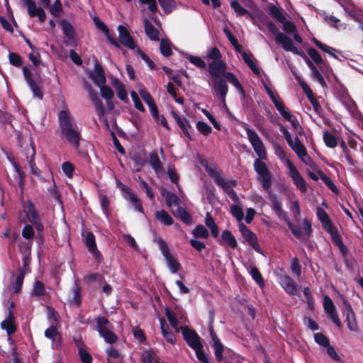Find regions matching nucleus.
<instances>
[{
  "instance_id": "nucleus-32",
  "label": "nucleus",
  "mask_w": 363,
  "mask_h": 363,
  "mask_svg": "<svg viewBox=\"0 0 363 363\" xmlns=\"http://www.w3.org/2000/svg\"><path fill=\"white\" fill-rule=\"evenodd\" d=\"M25 272L22 269H18V274L15 279V281L11 284V289L13 293L18 294L21 290V286L23 282Z\"/></svg>"
},
{
  "instance_id": "nucleus-47",
  "label": "nucleus",
  "mask_w": 363,
  "mask_h": 363,
  "mask_svg": "<svg viewBox=\"0 0 363 363\" xmlns=\"http://www.w3.org/2000/svg\"><path fill=\"white\" fill-rule=\"evenodd\" d=\"M317 214L324 227L329 230L331 228V223L326 212L323 209L318 208Z\"/></svg>"
},
{
  "instance_id": "nucleus-5",
  "label": "nucleus",
  "mask_w": 363,
  "mask_h": 363,
  "mask_svg": "<svg viewBox=\"0 0 363 363\" xmlns=\"http://www.w3.org/2000/svg\"><path fill=\"white\" fill-rule=\"evenodd\" d=\"M23 73L24 78L26 82L28 84L34 96H35L40 99H42L43 96V91L41 90V86L43 84L42 77L39 74L37 77H33L32 76L30 70L26 67H24L23 68Z\"/></svg>"
},
{
  "instance_id": "nucleus-55",
  "label": "nucleus",
  "mask_w": 363,
  "mask_h": 363,
  "mask_svg": "<svg viewBox=\"0 0 363 363\" xmlns=\"http://www.w3.org/2000/svg\"><path fill=\"white\" fill-rule=\"evenodd\" d=\"M286 50L291 51L294 53H297L302 57H303L306 60V62L308 65V66L310 67L311 69H313L315 67V66L312 63V62L304 55L303 52H299V47H284Z\"/></svg>"
},
{
  "instance_id": "nucleus-16",
  "label": "nucleus",
  "mask_w": 363,
  "mask_h": 363,
  "mask_svg": "<svg viewBox=\"0 0 363 363\" xmlns=\"http://www.w3.org/2000/svg\"><path fill=\"white\" fill-rule=\"evenodd\" d=\"M342 302L346 308V321L347 327L351 331L357 332L358 330V326L352 308L347 299L343 298Z\"/></svg>"
},
{
  "instance_id": "nucleus-62",
  "label": "nucleus",
  "mask_w": 363,
  "mask_h": 363,
  "mask_svg": "<svg viewBox=\"0 0 363 363\" xmlns=\"http://www.w3.org/2000/svg\"><path fill=\"white\" fill-rule=\"evenodd\" d=\"M196 128L199 132L205 135H208L211 132V128L206 123L199 121L197 123Z\"/></svg>"
},
{
  "instance_id": "nucleus-1",
  "label": "nucleus",
  "mask_w": 363,
  "mask_h": 363,
  "mask_svg": "<svg viewBox=\"0 0 363 363\" xmlns=\"http://www.w3.org/2000/svg\"><path fill=\"white\" fill-rule=\"evenodd\" d=\"M245 129L255 153L259 157V159H256L254 162V169L259 176L269 171L266 164L262 161L267 160V152L264 143L257 133L248 126H246Z\"/></svg>"
},
{
  "instance_id": "nucleus-48",
  "label": "nucleus",
  "mask_w": 363,
  "mask_h": 363,
  "mask_svg": "<svg viewBox=\"0 0 363 363\" xmlns=\"http://www.w3.org/2000/svg\"><path fill=\"white\" fill-rule=\"evenodd\" d=\"M73 298L69 301V304L74 305L76 306H79L81 304V298H80V291L81 287L75 284L73 289Z\"/></svg>"
},
{
  "instance_id": "nucleus-18",
  "label": "nucleus",
  "mask_w": 363,
  "mask_h": 363,
  "mask_svg": "<svg viewBox=\"0 0 363 363\" xmlns=\"http://www.w3.org/2000/svg\"><path fill=\"white\" fill-rule=\"evenodd\" d=\"M93 21L96 27L105 34L106 37L112 45H120L116 38L111 34L108 26L101 21L99 17L95 16L93 18Z\"/></svg>"
},
{
  "instance_id": "nucleus-3",
  "label": "nucleus",
  "mask_w": 363,
  "mask_h": 363,
  "mask_svg": "<svg viewBox=\"0 0 363 363\" xmlns=\"http://www.w3.org/2000/svg\"><path fill=\"white\" fill-rule=\"evenodd\" d=\"M207 57L212 60V62L208 64V72L213 79L223 76L225 74L227 65L221 60L220 52L218 48L213 47L208 50L207 52Z\"/></svg>"
},
{
  "instance_id": "nucleus-56",
  "label": "nucleus",
  "mask_w": 363,
  "mask_h": 363,
  "mask_svg": "<svg viewBox=\"0 0 363 363\" xmlns=\"http://www.w3.org/2000/svg\"><path fill=\"white\" fill-rule=\"evenodd\" d=\"M250 274L254 279V280L260 286L264 285L263 278L259 272L258 269L256 267H250Z\"/></svg>"
},
{
  "instance_id": "nucleus-26",
  "label": "nucleus",
  "mask_w": 363,
  "mask_h": 363,
  "mask_svg": "<svg viewBox=\"0 0 363 363\" xmlns=\"http://www.w3.org/2000/svg\"><path fill=\"white\" fill-rule=\"evenodd\" d=\"M45 336L52 340V347L57 348L60 344L61 335L55 326H51L45 331Z\"/></svg>"
},
{
  "instance_id": "nucleus-27",
  "label": "nucleus",
  "mask_w": 363,
  "mask_h": 363,
  "mask_svg": "<svg viewBox=\"0 0 363 363\" xmlns=\"http://www.w3.org/2000/svg\"><path fill=\"white\" fill-rule=\"evenodd\" d=\"M15 318L11 310L9 311L8 318L1 322V326L2 329L6 330L8 335H11L16 331L14 325Z\"/></svg>"
},
{
  "instance_id": "nucleus-63",
  "label": "nucleus",
  "mask_w": 363,
  "mask_h": 363,
  "mask_svg": "<svg viewBox=\"0 0 363 363\" xmlns=\"http://www.w3.org/2000/svg\"><path fill=\"white\" fill-rule=\"evenodd\" d=\"M315 342L324 347H327L329 345V340L322 333H315L314 335Z\"/></svg>"
},
{
  "instance_id": "nucleus-52",
  "label": "nucleus",
  "mask_w": 363,
  "mask_h": 363,
  "mask_svg": "<svg viewBox=\"0 0 363 363\" xmlns=\"http://www.w3.org/2000/svg\"><path fill=\"white\" fill-rule=\"evenodd\" d=\"M213 342V348L215 350V356L218 361L220 362L223 360V346L219 340H216Z\"/></svg>"
},
{
  "instance_id": "nucleus-50",
  "label": "nucleus",
  "mask_w": 363,
  "mask_h": 363,
  "mask_svg": "<svg viewBox=\"0 0 363 363\" xmlns=\"http://www.w3.org/2000/svg\"><path fill=\"white\" fill-rule=\"evenodd\" d=\"M158 2L167 14L170 13L175 7L174 0H158Z\"/></svg>"
},
{
  "instance_id": "nucleus-28",
  "label": "nucleus",
  "mask_w": 363,
  "mask_h": 363,
  "mask_svg": "<svg viewBox=\"0 0 363 363\" xmlns=\"http://www.w3.org/2000/svg\"><path fill=\"white\" fill-rule=\"evenodd\" d=\"M281 285L284 290L290 294H295L297 291V285L295 281L288 276L282 277Z\"/></svg>"
},
{
  "instance_id": "nucleus-29",
  "label": "nucleus",
  "mask_w": 363,
  "mask_h": 363,
  "mask_svg": "<svg viewBox=\"0 0 363 363\" xmlns=\"http://www.w3.org/2000/svg\"><path fill=\"white\" fill-rule=\"evenodd\" d=\"M60 26L64 35L69 40L75 38V30L73 26L66 19L60 21Z\"/></svg>"
},
{
  "instance_id": "nucleus-10",
  "label": "nucleus",
  "mask_w": 363,
  "mask_h": 363,
  "mask_svg": "<svg viewBox=\"0 0 363 363\" xmlns=\"http://www.w3.org/2000/svg\"><path fill=\"white\" fill-rule=\"evenodd\" d=\"M23 6L27 7L28 13L32 18L38 17L40 23H44L46 20V13L40 6L37 7L33 0H20Z\"/></svg>"
},
{
  "instance_id": "nucleus-30",
  "label": "nucleus",
  "mask_w": 363,
  "mask_h": 363,
  "mask_svg": "<svg viewBox=\"0 0 363 363\" xmlns=\"http://www.w3.org/2000/svg\"><path fill=\"white\" fill-rule=\"evenodd\" d=\"M145 31L146 35L154 41H159V30L147 19L145 21Z\"/></svg>"
},
{
  "instance_id": "nucleus-43",
  "label": "nucleus",
  "mask_w": 363,
  "mask_h": 363,
  "mask_svg": "<svg viewBox=\"0 0 363 363\" xmlns=\"http://www.w3.org/2000/svg\"><path fill=\"white\" fill-rule=\"evenodd\" d=\"M113 85L117 91L118 96L121 100L125 101L127 99V93L124 85L118 79L113 81Z\"/></svg>"
},
{
  "instance_id": "nucleus-42",
  "label": "nucleus",
  "mask_w": 363,
  "mask_h": 363,
  "mask_svg": "<svg viewBox=\"0 0 363 363\" xmlns=\"http://www.w3.org/2000/svg\"><path fill=\"white\" fill-rule=\"evenodd\" d=\"M49 9L51 15L55 18H59L63 11L61 1L55 0L52 4H50Z\"/></svg>"
},
{
  "instance_id": "nucleus-24",
  "label": "nucleus",
  "mask_w": 363,
  "mask_h": 363,
  "mask_svg": "<svg viewBox=\"0 0 363 363\" xmlns=\"http://www.w3.org/2000/svg\"><path fill=\"white\" fill-rule=\"evenodd\" d=\"M149 162L152 166V169L155 170L157 177H161L164 174V169L162 167V164L160 160L158 155L156 153H151L149 156Z\"/></svg>"
},
{
  "instance_id": "nucleus-61",
  "label": "nucleus",
  "mask_w": 363,
  "mask_h": 363,
  "mask_svg": "<svg viewBox=\"0 0 363 363\" xmlns=\"http://www.w3.org/2000/svg\"><path fill=\"white\" fill-rule=\"evenodd\" d=\"M323 307L327 313L330 312L332 313L333 311H335V307L333 304V301L328 296H325L324 297Z\"/></svg>"
},
{
  "instance_id": "nucleus-31",
  "label": "nucleus",
  "mask_w": 363,
  "mask_h": 363,
  "mask_svg": "<svg viewBox=\"0 0 363 363\" xmlns=\"http://www.w3.org/2000/svg\"><path fill=\"white\" fill-rule=\"evenodd\" d=\"M106 352L108 355V363H123V357L116 349L113 348V347H110L107 350Z\"/></svg>"
},
{
  "instance_id": "nucleus-39",
  "label": "nucleus",
  "mask_w": 363,
  "mask_h": 363,
  "mask_svg": "<svg viewBox=\"0 0 363 363\" xmlns=\"http://www.w3.org/2000/svg\"><path fill=\"white\" fill-rule=\"evenodd\" d=\"M205 224L210 229L212 235L214 238H216L218 235V228L215 223V221L211 217L210 213H206Z\"/></svg>"
},
{
  "instance_id": "nucleus-8",
  "label": "nucleus",
  "mask_w": 363,
  "mask_h": 363,
  "mask_svg": "<svg viewBox=\"0 0 363 363\" xmlns=\"http://www.w3.org/2000/svg\"><path fill=\"white\" fill-rule=\"evenodd\" d=\"M273 210L277 213L279 218L283 219L287 223L288 227L295 236L301 235V233L296 230L295 226L289 220L286 213L282 210L281 203L275 195H271L269 197Z\"/></svg>"
},
{
  "instance_id": "nucleus-11",
  "label": "nucleus",
  "mask_w": 363,
  "mask_h": 363,
  "mask_svg": "<svg viewBox=\"0 0 363 363\" xmlns=\"http://www.w3.org/2000/svg\"><path fill=\"white\" fill-rule=\"evenodd\" d=\"M86 88L89 91V96L94 104L96 111L99 117V119L105 124L107 128H109V124L106 118H104L105 108L103 103L97 96V94L92 89L90 85H87Z\"/></svg>"
},
{
  "instance_id": "nucleus-37",
  "label": "nucleus",
  "mask_w": 363,
  "mask_h": 363,
  "mask_svg": "<svg viewBox=\"0 0 363 363\" xmlns=\"http://www.w3.org/2000/svg\"><path fill=\"white\" fill-rule=\"evenodd\" d=\"M269 15L280 23L285 21V16L282 11L275 5L271 4L269 7Z\"/></svg>"
},
{
  "instance_id": "nucleus-14",
  "label": "nucleus",
  "mask_w": 363,
  "mask_h": 363,
  "mask_svg": "<svg viewBox=\"0 0 363 363\" xmlns=\"http://www.w3.org/2000/svg\"><path fill=\"white\" fill-rule=\"evenodd\" d=\"M182 333L184 340L191 348H196L201 346L200 337L196 333L186 327H181Z\"/></svg>"
},
{
  "instance_id": "nucleus-44",
  "label": "nucleus",
  "mask_w": 363,
  "mask_h": 363,
  "mask_svg": "<svg viewBox=\"0 0 363 363\" xmlns=\"http://www.w3.org/2000/svg\"><path fill=\"white\" fill-rule=\"evenodd\" d=\"M230 212L233 216H235L238 220L240 221L243 219L244 213L241 206V202L239 199V203H235V204L230 206Z\"/></svg>"
},
{
  "instance_id": "nucleus-7",
  "label": "nucleus",
  "mask_w": 363,
  "mask_h": 363,
  "mask_svg": "<svg viewBox=\"0 0 363 363\" xmlns=\"http://www.w3.org/2000/svg\"><path fill=\"white\" fill-rule=\"evenodd\" d=\"M97 330L99 334L108 343L112 344L117 341V335L110 330V324L108 319L104 317L97 318Z\"/></svg>"
},
{
  "instance_id": "nucleus-17",
  "label": "nucleus",
  "mask_w": 363,
  "mask_h": 363,
  "mask_svg": "<svg viewBox=\"0 0 363 363\" xmlns=\"http://www.w3.org/2000/svg\"><path fill=\"white\" fill-rule=\"evenodd\" d=\"M237 52H240L245 62L249 66L252 71L256 74H260L258 66L255 62V59L252 53L246 51H242V47H235Z\"/></svg>"
},
{
  "instance_id": "nucleus-4",
  "label": "nucleus",
  "mask_w": 363,
  "mask_h": 363,
  "mask_svg": "<svg viewBox=\"0 0 363 363\" xmlns=\"http://www.w3.org/2000/svg\"><path fill=\"white\" fill-rule=\"evenodd\" d=\"M210 175L214 179L218 185L222 187L223 191L228 194L234 203H239V197L233 187L237 186L236 180H226L218 172L213 170L208 171Z\"/></svg>"
},
{
  "instance_id": "nucleus-35",
  "label": "nucleus",
  "mask_w": 363,
  "mask_h": 363,
  "mask_svg": "<svg viewBox=\"0 0 363 363\" xmlns=\"http://www.w3.org/2000/svg\"><path fill=\"white\" fill-rule=\"evenodd\" d=\"M155 218L161 223L167 225H170L173 223V219L164 210L157 211L155 213Z\"/></svg>"
},
{
  "instance_id": "nucleus-38",
  "label": "nucleus",
  "mask_w": 363,
  "mask_h": 363,
  "mask_svg": "<svg viewBox=\"0 0 363 363\" xmlns=\"http://www.w3.org/2000/svg\"><path fill=\"white\" fill-rule=\"evenodd\" d=\"M165 315L172 325L173 328L175 329L177 332L179 331V320L177 313H173L172 311H170L169 308L165 309Z\"/></svg>"
},
{
  "instance_id": "nucleus-57",
  "label": "nucleus",
  "mask_w": 363,
  "mask_h": 363,
  "mask_svg": "<svg viewBox=\"0 0 363 363\" xmlns=\"http://www.w3.org/2000/svg\"><path fill=\"white\" fill-rule=\"evenodd\" d=\"M325 20L328 23L332 24V26L337 30L345 28V25L342 24L340 20L334 16H326Z\"/></svg>"
},
{
  "instance_id": "nucleus-40",
  "label": "nucleus",
  "mask_w": 363,
  "mask_h": 363,
  "mask_svg": "<svg viewBox=\"0 0 363 363\" xmlns=\"http://www.w3.org/2000/svg\"><path fill=\"white\" fill-rule=\"evenodd\" d=\"M258 179L261 182L262 188L269 192L272 186V176L269 171L259 175Z\"/></svg>"
},
{
  "instance_id": "nucleus-49",
  "label": "nucleus",
  "mask_w": 363,
  "mask_h": 363,
  "mask_svg": "<svg viewBox=\"0 0 363 363\" xmlns=\"http://www.w3.org/2000/svg\"><path fill=\"white\" fill-rule=\"evenodd\" d=\"M167 262V266L170 269L172 273H176L180 268L179 263L174 259V257L170 254L164 257Z\"/></svg>"
},
{
  "instance_id": "nucleus-46",
  "label": "nucleus",
  "mask_w": 363,
  "mask_h": 363,
  "mask_svg": "<svg viewBox=\"0 0 363 363\" xmlns=\"http://www.w3.org/2000/svg\"><path fill=\"white\" fill-rule=\"evenodd\" d=\"M192 234L196 238L206 239L209 236L207 229L202 225H198L192 231Z\"/></svg>"
},
{
  "instance_id": "nucleus-2",
  "label": "nucleus",
  "mask_w": 363,
  "mask_h": 363,
  "mask_svg": "<svg viewBox=\"0 0 363 363\" xmlns=\"http://www.w3.org/2000/svg\"><path fill=\"white\" fill-rule=\"evenodd\" d=\"M58 118L62 136L75 147H78L81 139L80 133L77 130L75 124L72 122L68 112L61 111L59 113Z\"/></svg>"
},
{
  "instance_id": "nucleus-59",
  "label": "nucleus",
  "mask_w": 363,
  "mask_h": 363,
  "mask_svg": "<svg viewBox=\"0 0 363 363\" xmlns=\"http://www.w3.org/2000/svg\"><path fill=\"white\" fill-rule=\"evenodd\" d=\"M174 119L177 121V124L182 129L184 134L186 135L188 137H190L189 132H188L189 124H188L187 121L186 120L182 119L179 116H178L176 114H174Z\"/></svg>"
},
{
  "instance_id": "nucleus-53",
  "label": "nucleus",
  "mask_w": 363,
  "mask_h": 363,
  "mask_svg": "<svg viewBox=\"0 0 363 363\" xmlns=\"http://www.w3.org/2000/svg\"><path fill=\"white\" fill-rule=\"evenodd\" d=\"M223 77H224L230 83L233 84L238 90L243 91V89L240 82L232 72H226Z\"/></svg>"
},
{
  "instance_id": "nucleus-36",
  "label": "nucleus",
  "mask_w": 363,
  "mask_h": 363,
  "mask_svg": "<svg viewBox=\"0 0 363 363\" xmlns=\"http://www.w3.org/2000/svg\"><path fill=\"white\" fill-rule=\"evenodd\" d=\"M161 194L163 197L165 198L166 204L168 207L171 208L172 206L178 204V197L174 194L169 192L167 190L162 189L161 191Z\"/></svg>"
},
{
  "instance_id": "nucleus-21",
  "label": "nucleus",
  "mask_w": 363,
  "mask_h": 363,
  "mask_svg": "<svg viewBox=\"0 0 363 363\" xmlns=\"http://www.w3.org/2000/svg\"><path fill=\"white\" fill-rule=\"evenodd\" d=\"M118 185L121 187V191L126 194V196H125V199H128L130 202L134 203L135 208L137 210H138L140 212H143V207L140 200L133 192H131L130 188L121 183H120Z\"/></svg>"
},
{
  "instance_id": "nucleus-51",
  "label": "nucleus",
  "mask_w": 363,
  "mask_h": 363,
  "mask_svg": "<svg viewBox=\"0 0 363 363\" xmlns=\"http://www.w3.org/2000/svg\"><path fill=\"white\" fill-rule=\"evenodd\" d=\"M230 7L234 10L237 16H245L246 13H248V11L246 9L241 6L238 0H233L230 2Z\"/></svg>"
},
{
  "instance_id": "nucleus-60",
  "label": "nucleus",
  "mask_w": 363,
  "mask_h": 363,
  "mask_svg": "<svg viewBox=\"0 0 363 363\" xmlns=\"http://www.w3.org/2000/svg\"><path fill=\"white\" fill-rule=\"evenodd\" d=\"M100 87L101 94L104 99L109 100L113 96V92L111 89L108 86H104V84L99 86Z\"/></svg>"
},
{
  "instance_id": "nucleus-64",
  "label": "nucleus",
  "mask_w": 363,
  "mask_h": 363,
  "mask_svg": "<svg viewBox=\"0 0 363 363\" xmlns=\"http://www.w3.org/2000/svg\"><path fill=\"white\" fill-rule=\"evenodd\" d=\"M281 23L283 24V30L287 33H294L296 30L295 24L291 21L285 19Z\"/></svg>"
},
{
  "instance_id": "nucleus-19",
  "label": "nucleus",
  "mask_w": 363,
  "mask_h": 363,
  "mask_svg": "<svg viewBox=\"0 0 363 363\" xmlns=\"http://www.w3.org/2000/svg\"><path fill=\"white\" fill-rule=\"evenodd\" d=\"M117 29L118 31V40L122 45H135L133 37L125 26L119 25Z\"/></svg>"
},
{
  "instance_id": "nucleus-34",
  "label": "nucleus",
  "mask_w": 363,
  "mask_h": 363,
  "mask_svg": "<svg viewBox=\"0 0 363 363\" xmlns=\"http://www.w3.org/2000/svg\"><path fill=\"white\" fill-rule=\"evenodd\" d=\"M172 212L174 216L180 218L185 223H191V218L190 215L183 208L177 206L175 210H172Z\"/></svg>"
},
{
  "instance_id": "nucleus-23",
  "label": "nucleus",
  "mask_w": 363,
  "mask_h": 363,
  "mask_svg": "<svg viewBox=\"0 0 363 363\" xmlns=\"http://www.w3.org/2000/svg\"><path fill=\"white\" fill-rule=\"evenodd\" d=\"M139 94L144 101L149 106L150 112L152 116H157L158 110L151 95L144 88H142L139 90Z\"/></svg>"
},
{
  "instance_id": "nucleus-54",
  "label": "nucleus",
  "mask_w": 363,
  "mask_h": 363,
  "mask_svg": "<svg viewBox=\"0 0 363 363\" xmlns=\"http://www.w3.org/2000/svg\"><path fill=\"white\" fill-rule=\"evenodd\" d=\"M185 55L186 58L195 66L199 68L206 67V62L201 57L189 54H186Z\"/></svg>"
},
{
  "instance_id": "nucleus-9",
  "label": "nucleus",
  "mask_w": 363,
  "mask_h": 363,
  "mask_svg": "<svg viewBox=\"0 0 363 363\" xmlns=\"http://www.w3.org/2000/svg\"><path fill=\"white\" fill-rule=\"evenodd\" d=\"M23 207L28 220L33 223L38 231L42 232L43 230V225L40 220L38 213L33 203L28 201L25 203Z\"/></svg>"
},
{
  "instance_id": "nucleus-33",
  "label": "nucleus",
  "mask_w": 363,
  "mask_h": 363,
  "mask_svg": "<svg viewBox=\"0 0 363 363\" xmlns=\"http://www.w3.org/2000/svg\"><path fill=\"white\" fill-rule=\"evenodd\" d=\"M143 363H160V359L155 352L145 350L141 354Z\"/></svg>"
},
{
  "instance_id": "nucleus-20",
  "label": "nucleus",
  "mask_w": 363,
  "mask_h": 363,
  "mask_svg": "<svg viewBox=\"0 0 363 363\" xmlns=\"http://www.w3.org/2000/svg\"><path fill=\"white\" fill-rule=\"evenodd\" d=\"M213 89L220 95V99L223 104L225 103V96L228 93V85L224 79H213Z\"/></svg>"
},
{
  "instance_id": "nucleus-22",
  "label": "nucleus",
  "mask_w": 363,
  "mask_h": 363,
  "mask_svg": "<svg viewBox=\"0 0 363 363\" xmlns=\"http://www.w3.org/2000/svg\"><path fill=\"white\" fill-rule=\"evenodd\" d=\"M90 77L98 86L105 84L106 83V77L104 74V70L101 66L97 62L95 63L94 70L90 74Z\"/></svg>"
},
{
  "instance_id": "nucleus-12",
  "label": "nucleus",
  "mask_w": 363,
  "mask_h": 363,
  "mask_svg": "<svg viewBox=\"0 0 363 363\" xmlns=\"http://www.w3.org/2000/svg\"><path fill=\"white\" fill-rule=\"evenodd\" d=\"M289 145L303 162L307 164H313L310 157H307L306 149L297 136L294 138V140Z\"/></svg>"
},
{
  "instance_id": "nucleus-58",
  "label": "nucleus",
  "mask_w": 363,
  "mask_h": 363,
  "mask_svg": "<svg viewBox=\"0 0 363 363\" xmlns=\"http://www.w3.org/2000/svg\"><path fill=\"white\" fill-rule=\"evenodd\" d=\"M323 139L325 144L330 147H335L337 145L335 137L329 132H325Z\"/></svg>"
},
{
  "instance_id": "nucleus-15",
  "label": "nucleus",
  "mask_w": 363,
  "mask_h": 363,
  "mask_svg": "<svg viewBox=\"0 0 363 363\" xmlns=\"http://www.w3.org/2000/svg\"><path fill=\"white\" fill-rule=\"evenodd\" d=\"M239 230L245 240L257 252H259V245L257 243V238L255 234L242 223L239 225Z\"/></svg>"
},
{
  "instance_id": "nucleus-13",
  "label": "nucleus",
  "mask_w": 363,
  "mask_h": 363,
  "mask_svg": "<svg viewBox=\"0 0 363 363\" xmlns=\"http://www.w3.org/2000/svg\"><path fill=\"white\" fill-rule=\"evenodd\" d=\"M286 165L289 169V174L296 187L301 190L302 192L306 191V183L297 170V169L294 167V165L289 160H286Z\"/></svg>"
},
{
  "instance_id": "nucleus-6",
  "label": "nucleus",
  "mask_w": 363,
  "mask_h": 363,
  "mask_svg": "<svg viewBox=\"0 0 363 363\" xmlns=\"http://www.w3.org/2000/svg\"><path fill=\"white\" fill-rule=\"evenodd\" d=\"M263 22L265 23L269 31L275 35L277 44H281V45H294L291 38L279 32L277 26L273 21L269 20L266 15H264L263 16Z\"/></svg>"
},
{
  "instance_id": "nucleus-41",
  "label": "nucleus",
  "mask_w": 363,
  "mask_h": 363,
  "mask_svg": "<svg viewBox=\"0 0 363 363\" xmlns=\"http://www.w3.org/2000/svg\"><path fill=\"white\" fill-rule=\"evenodd\" d=\"M298 231L301 234L299 236H296L298 239H303L306 237H308L311 233V226L308 219L305 218L303 221V226L301 228L295 227Z\"/></svg>"
},
{
  "instance_id": "nucleus-25",
  "label": "nucleus",
  "mask_w": 363,
  "mask_h": 363,
  "mask_svg": "<svg viewBox=\"0 0 363 363\" xmlns=\"http://www.w3.org/2000/svg\"><path fill=\"white\" fill-rule=\"evenodd\" d=\"M85 243L89 251L96 258L101 257L99 251L96 248L95 237L92 233L88 232L85 236Z\"/></svg>"
},
{
  "instance_id": "nucleus-45",
  "label": "nucleus",
  "mask_w": 363,
  "mask_h": 363,
  "mask_svg": "<svg viewBox=\"0 0 363 363\" xmlns=\"http://www.w3.org/2000/svg\"><path fill=\"white\" fill-rule=\"evenodd\" d=\"M222 239L225 241L230 247L235 248L238 245L237 241L232 233L228 230H225L222 233Z\"/></svg>"
}]
</instances>
